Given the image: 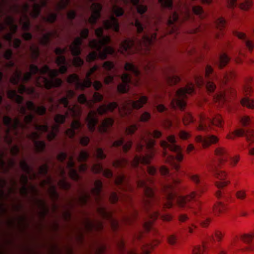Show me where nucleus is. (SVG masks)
I'll list each match as a JSON object with an SVG mask.
<instances>
[{
  "label": "nucleus",
  "mask_w": 254,
  "mask_h": 254,
  "mask_svg": "<svg viewBox=\"0 0 254 254\" xmlns=\"http://www.w3.org/2000/svg\"><path fill=\"white\" fill-rule=\"evenodd\" d=\"M161 135L162 132L157 129L146 130L141 133L135 141V150L140 154L134 155L130 160L121 157L112 162L115 168H131L135 176V185L141 190L143 193L142 204L144 214L139 228L134 233L132 239L134 243L140 242L139 247L127 249L125 240L121 238L118 243L121 254H149L153 247L160 243V241L154 239L144 242L142 239L145 233H148L152 235L157 233L152 223L158 218L166 221L172 220L171 215L162 214L161 211L165 208L172 207L175 203L180 208H194V213L202 226L207 227L210 222V218L206 216L207 212L200 209L198 198L205 190V183L197 174L189 175V178L195 185L196 191L183 196L177 194L174 190L175 186L179 184L180 180L176 178L167 167L162 166L159 172L166 178L165 182H159V184L165 198L161 200L155 194L154 180L148 175L154 176L157 174L156 168L150 165L149 163L155 152V141L153 138H158Z\"/></svg>",
  "instance_id": "f257e3e1"
},
{
  "label": "nucleus",
  "mask_w": 254,
  "mask_h": 254,
  "mask_svg": "<svg viewBox=\"0 0 254 254\" xmlns=\"http://www.w3.org/2000/svg\"><path fill=\"white\" fill-rule=\"evenodd\" d=\"M66 96H64L57 101H55L52 96H49L48 100L51 105L50 110L51 112H56L60 109L61 106H63L65 110V115L58 114L54 118L56 123L51 127L50 130L49 126L46 123L44 125H38L36 123H33L34 119V115L32 114L26 115V108L22 105L24 100L23 97L17 94L15 90L10 89L7 91V95L8 98L14 101L18 105V110L22 115L24 116V123L16 117L12 120L9 116H4L3 118L4 125L7 127L5 129L6 135L5 141L9 144L12 143V138L9 135L11 130H13L15 134L18 133V129L23 131L25 129H28L29 126L32 124L35 129L38 131H32L26 135V137L32 140L34 145V149L37 153H42L44 151L46 147V143L44 141L39 140L41 137V133H47V139L48 141H51L57 136L60 130V125L65 122V119L68 117L75 118L80 116L81 109L77 105H73L71 106L69 104L68 99H71L75 95L74 90L66 89Z\"/></svg>",
  "instance_id": "f03ea898"
},
{
  "label": "nucleus",
  "mask_w": 254,
  "mask_h": 254,
  "mask_svg": "<svg viewBox=\"0 0 254 254\" xmlns=\"http://www.w3.org/2000/svg\"><path fill=\"white\" fill-rule=\"evenodd\" d=\"M147 100L146 96L137 94L133 99H128L124 101L121 107L115 102L110 103L108 105L103 104L99 107L96 112L91 110L88 113L86 118L88 128L91 132H94L97 128L101 133H107L114 124V120L111 118H107L97 127L99 122L97 114L102 116L108 112H113L118 109L121 116H129L132 113V110L142 108Z\"/></svg>",
  "instance_id": "7ed1b4c3"
},
{
  "label": "nucleus",
  "mask_w": 254,
  "mask_h": 254,
  "mask_svg": "<svg viewBox=\"0 0 254 254\" xmlns=\"http://www.w3.org/2000/svg\"><path fill=\"white\" fill-rule=\"evenodd\" d=\"M80 190L76 197H72L68 200V205L70 208L75 205L83 207L89 204H95L97 213L102 218L106 220L110 223L111 228L116 231L120 227V223L113 216L112 212L108 211L107 208L102 202L103 196L102 191L103 183L101 180H97L94 182V188H91L90 192L83 188L80 184Z\"/></svg>",
  "instance_id": "20e7f679"
},
{
  "label": "nucleus",
  "mask_w": 254,
  "mask_h": 254,
  "mask_svg": "<svg viewBox=\"0 0 254 254\" xmlns=\"http://www.w3.org/2000/svg\"><path fill=\"white\" fill-rule=\"evenodd\" d=\"M29 72H27L23 75L21 71L16 69L10 79V83L17 85L20 81L27 82L31 80L32 75L38 74L36 76L34 82L39 87L50 89L53 87H60L63 84L61 79L56 78L58 75L57 69H51L47 65H44L39 68L37 65L32 64L29 66Z\"/></svg>",
  "instance_id": "39448f33"
},
{
  "label": "nucleus",
  "mask_w": 254,
  "mask_h": 254,
  "mask_svg": "<svg viewBox=\"0 0 254 254\" xmlns=\"http://www.w3.org/2000/svg\"><path fill=\"white\" fill-rule=\"evenodd\" d=\"M104 29H112L119 32L118 20L114 16L112 15L109 19L103 21V27H99L95 30V33L98 39H93L89 42V46L94 51L87 55L86 61L88 63H91L97 58L105 60L108 55H114L115 54V50L108 45L111 42V38L104 34Z\"/></svg>",
  "instance_id": "423d86ee"
},
{
  "label": "nucleus",
  "mask_w": 254,
  "mask_h": 254,
  "mask_svg": "<svg viewBox=\"0 0 254 254\" xmlns=\"http://www.w3.org/2000/svg\"><path fill=\"white\" fill-rule=\"evenodd\" d=\"M157 40L156 32L144 33L140 39H126L120 44V50L123 54H131L135 51L144 49L146 54L151 52L152 46Z\"/></svg>",
  "instance_id": "0eeeda50"
},
{
  "label": "nucleus",
  "mask_w": 254,
  "mask_h": 254,
  "mask_svg": "<svg viewBox=\"0 0 254 254\" xmlns=\"http://www.w3.org/2000/svg\"><path fill=\"white\" fill-rule=\"evenodd\" d=\"M160 145L163 149V157L165 162L169 164L176 172L180 170V165L177 162L183 159L181 147L176 144V139L174 135L167 137V140H161Z\"/></svg>",
  "instance_id": "6e6552de"
},
{
  "label": "nucleus",
  "mask_w": 254,
  "mask_h": 254,
  "mask_svg": "<svg viewBox=\"0 0 254 254\" xmlns=\"http://www.w3.org/2000/svg\"><path fill=\"white\" fill-rule=\"evenodd\" d=\"M235 76V73L230 71L224 73L222 77L219 78L214 72L213 68L210 65H207L205 70V78L203 75H196L194 76V81L197 87L205 86L208 92L213 93L216 89L214 81L225 84L230 79L234 78Z\"/></svg>",
  "instance_id": "1a4fd4ad"
},
{
  "label": "nucleus",
  "mask_w": 254,
  "mask_h": 254,
  "mask_svg": "<svg viewBox=\"0 0 254 254\" xmlns=\"http://www.w3.org/2000/svg\"><path fill=\"white\" fill-rule=\"evenodd\" d=\"M99 70V66L95 65L87 72L85 79L83 81L81 80L78 75L72 74L67 77V82L69 84L74 85L77 90H84L85 88L90 87L93 85L96 90H99L102 87V83L98 80L93 83L91 79V75Z\"/></svg>",
  "instance_id": "9d476101"
},
{
  "label": "nucleus",
  "mask_w": 254,
  "mask_h": 254,
  "mask_svg": "<svg viewBox=\"0 0 254 254\" xmlns=\"http://www.w3.org/2000/svg\"><path fill=\"white\" fill-rule=\"evenodd\" d=\"M125 70L129 71L135 77L132 79L131 76L127 73H124L122 75H119L122 82L119 84L117 87L118 91L120 93L127 92L129 89V84L137 85L139 84L141 72L140 70L133 64L130 63H126Z\"/></svg>",
  "instance_id": "9b49d317"
},
{
  "label": "nucleus",
  "mask_w": 254,
  "mask_h": 254,
  "mask_svg": "<svg viewBox=\"0 0 254 254\" xmlns=\"http://www.w3.org/2000/svg\"><path fill=\"white\" fill-rule=\"evenodd\" d=\"M82 226H75L74 229L76 235L77 239L81 243L84 241V233H90L94 231H101L104 229L103 223L97 219L91 220L85 217L82 221Z\"/></svg>",
  "instance_id": "f8f14e48"
},
{
  "label": "nucleus",
  "mask_w": 254,
  "mask_h": 254,
  "mask_svg": "<svg viewBox=\"0 0 254 254\" xmlns=\"http://www.w3.org/2000/svg\"><path fill=\"white\" fill-rule=\"evenodd\" d=\"M191 18V14L190 10L186 7L185 12L181 11V15L177 11H172L171 15L166 21L167 34H178L179 27L184 20Z\"/></svg>",
  "instance_id": "ddd939ff"
},
{
  "label": "nucleus",
  "mask_w": 254,
  "mask_h": 254,
  "mask_svg": "<svg viewBox=\"0 0 254 254\" xmlns=\"http://www.w3.org/2000/svg\"><path fill=\"white\" fill-rule=\"evenodd\" d=\"M89 29L84 28L80 32V37H77L72 43L69 46V48L72 55L74 56L73 64L77 67H80L84 64V61L79 56L81 52V46L82 44V39H86L89 36Z\"/></svg>",
  "instance_id": "4468645a"
},
{
  "label": "nucleus",
  "mask_w": 254,
  "mask_h": 254,
  "mask_svg": "<svg viewBox=\"0 0 254 254\" xmlns=\"http://www.w3.org/2000/svg\"><path fill=\"white\" fill-rule=\"evenodd\" d=\"M194 92V85L192 83H188L184 88H181L175 93V97L171 100V106L173 109L179 108L183 110L186 106V99L188 95Z\"/></svg>",
  "instance_id": "2eb2a0df"
},
{
  "label": "nucleus",
  "mask_w": 254,
  "mask_h": 254,
  "mask_svg": "<svg viewBox=\"0 0 254 254\" xmlns=\"http://www.w3.org/2000/svg\"><path fill=\"white\" fill-rule=\"evenodd\" d=\"M211 125H214L221 127L223 125V120L219 115H217L212 120L204 114L198 115V122L195 127L199 131H207Z\"/></svg>",
  "instance_id": "dca6fc26"
},
{
  "label": "nucleus",
  "mask_w": 254,
  "mask_h": 254,
  "mask_svg": "<svg viewBox=\"0 0 254 254\" xmlns=\"http://www.w3.org/2000/svg\"><path fill=\"white\" fill-rule=\"evenodd\" d=\"M49 167L48 164H44L38 168L39 175L45 177L46 180L43 181V184H47L49 186L48 193L51 199L54 201H57L59 198V194L57 190L56 186L53 184V179L51 176L48 175Z\"/></svg>",
  "instance_id": "f3484780"
},
{
  "label": "nucleus",
  "mask_w": 254,
  "mask_h": 254,
  "mask_svg": "<svg viewBox=\"0 0 254 254\" xmlns=\"http://www.w3.org/2000/svg\"><path fill=\"white\" fill-rule=\"evenodd\" d=\"M5 24L9 27L11 33L5 34L3 38L10 44L12 42L13 46L16 49H19L21 45V41L18 38H15L12 41L13 34H15L18 30V25L15 23V19L13 17L8 15L5 19Z\"/></svg>",
  "instance_id": "a211bd4d"
},
{
  "label": "nucleus",
  "mask_w": 254,
  "mask_h": 254,
  "mask_svg": "<svg viewBox=\"0 0 254 254\" xmlns=\"http://www.w3.org/2000/svg\"><path fill=\"white\" fill-rule=\"evenodd\" d=\"M20 167L21 170L26 174V175H22L20 176V182L22 185L21 192L23 194L27 195V188L26 185L28 182V175H30L31 179L34 180L37 178V175L25 160H22L20 162Z\"/></svg>",
  "instance_id": "6ab92c4d"
},
{
  "label": "nucleus",
  "mask_w": 254,
  "mask_h": 254,
  "mask_svg": "<svg viewBox=\"0 0 254 254\" xmlns=\"http://www.w3.org/2000/svg\"><path fill=\"white\" fill-rule=\"evenodd\" d=\"M53 165V171L57 174L61 179L58 182V185L60 189L64 190H68L71 188V185L66 181V172L64 166L62 165H56L55 162H51Z\"/></svg>",
  "instance_id": "aec40b11"
},
{
  "label": "nucleus",
  "mask_w": 254,
  "mask_h": 254,
  "mask_svg": "<svg viewBox=\"0 0 254 254\" xmlns=\"http://www.w3.org/2000/svg\"><path fill=\"white\" fill-rule=\"evenodd\" d=\"M67 49V48L62 49L58 47L55 50V54L58 56L56 59V63L59 67V69H57L58 70V74L59 73L64 74L67 72L68 63L66 61L65 57L63 55L65 53Z\"/></svg>",
  "instance_id": "412c9836"
},
{
  "label": "nucleus",
  "mask_w": 254,
  "mask_h": 254,
  "mask_svg": "<svg viewBox=\"0 0 254 254\" xmlns=\"http://www.w3.org/2000/svg\"><path fill=\"white\" fill-rule=\"evenodd\" d=\"M72 155L69 156L68 160L66 163V167L68 171V175L69 177L75 181H78L80 179V176L78 174L76 169L75 168V164L74 161V157L76 156L75 153V146H72Z\"/></svg>",
  "instance_id": "4be33fe9"
},
{
  "label": "nucleus",
  "mask_w": 254,
  "mask_h": 254,
  "mask_svg": "<svg viewBox=\"0 0 254 254\" xmlns=\"http://www.w3.org/2000/svg\"><path fill=\"white\" fill-rule=\"evenodd\" d=\"M126 4H131L136 9L137 12L139 13L142 19L147 24H149V16L144 14L147 11V7L146 5L140 3V0H123Z\"/></svg>",
  "instance_id": "5701e85b"
},
{
  "label": "nucleus",
  "mask_w": 254,
  "mask_h": 254,
  "mask_svg": "<svg viewBox=\"0 0 254 254\" xmlns=\"http://www.w3.org/2000/svg\"><path fill=\"white\" fill-rule=\"evenodd\" d=\"M90 9L92 11L91 16L88 19H84V21L94 26L101 16L102 5L99 3L94 2L91 4Z\"/></svg>",
  "instance_id": "b1692460"
},
{
  "label": "nucleus",
  "mask_w": 254,
  "mask_h": 254,
  "mask_svg": "<svg viewBox=\"0 0 254 254\" xmlns=\"http://www.w3.org/2000/svg\"><path fill=\"white\" fill-rule=\"evenodd\" d=\"M195 141L196 143L201 144L203 148H207L217 143L219 138L215 135L208 134L204 136L200 135H197L195 138Z\"/></svg>",
  "instance_id": "393cba45"
},
{
  "label": "nucleus",
  "mask_w": 254,
  "mask_h": 254,
  "mask_svg": "<svg viewBox=\"0 0 254 254\" xmlns=\"http://www.w3.org/2000/svg\"><path fill=\"white\" fill-rule=\"evenodd\" d=\"M132 144V142L131 140L125 143L124 137L122 133L119 134L118 139L115 141L112 140L110 142L111 147H120L122 151L124 153H127L130 149Z\"/></svg>",
  "instance_id": "a878e982"
},
{
  "label": "nucleus",
  "mask_w": 254,
  "mask_h": 254,
  "mask_svg": "<svg viewBox=\"0 0 254 254\" xmlns=\"http://www.w3.org/2000/svg\"><path fill=\"white\" fill-rule=\"evenodd\" d=\"M103 68L107 71H111V73H107L106 76L104 78V82L106 84H109L114 82V78L117 75L116 73V69L113 62L110 61L105 62L103 65Z\"/></svg>",
  "instance_id": "bb28decb"
},
{
  "label": "nucleus",
  "mask_w": 254,
  "mask_h": 254,
  "mask_svg": "<svg viewBox=\"0 0 254 254\" xmlns=\"http://www.w3.org/2000/svg\"><path fill=\"white\" fill-rule=\"evenodd\" d=\"M245 136L247 140L250 143L254 142V134L252 129H236L232 134H228V139H234L235 136Z\"/></svg>",
  "instance_id": "cd10ccee"
},
{
  "label": "nucleus",
  "mask_w": 254,
  "mask_h": 254,
  "mask_svg": "<svg viewBox=\"0 0 254 254\" xmlns=\"http://www.w3.org/2000/svg\"><path fill=\"white\" fill-rule=\"evenodd\" d=\"M82 125L78 120H74L71 124L70 128L66 129L64 134L66 136L71 139H74L76 133L81 131Z\"/></svg>",
  "instance_id": "c85d7f7f"
},
{
  "label": "nucleus",
  "mask_w": 254,
  "mask_h": 254,
  "mask_svg": "<svg viewBox=\"0 0 254 254\" xmlns=\"http://www.w3.org/2000/svg\"><path fill=\"white\" fill-rule=\"evenodd\" d=\"M165 79L169 85H174L181 80L180 77L175 73L174 69L171 66H168L164 71Z\"/></svg>",
  "instance_id": "c756f323"
},
{
  "label": "nucleus",
  "mask_w": 254,
  "mask_h": 254,
  "mask_svg": "<svg viewBox=\"0 0 254 254\" xmlns=\"http://www.w3.org/2000/svg\"><path fill=\"white\" fill-rule=\"evenodd\" d=\"M29 5L26 3L22 6V17L19 20L20 24L22 26L23 30L27 31L30 28V22L27 12L29 11Z\"/></svg>",
  "instance_id": "7c9ffc66"
},
{
  "label": "nucleus",
  "mask_w": 254,
  "mask_h": 254,
  "mask_svg": "<svg viewBox=\"0 0 254 254\" xmlns=\"http://www.w3.org/2000/svg\"><path fill=\"white\" fill-rule=\"evenodd\" d=\"M91 170L95 174L102 173L105 177L108 178H112L113 176L112 171L108 168H104L100 163H94L91 167Z\"/></svg>",
  "instance_id": "2f4dec72"
},
{
  "label": "nucleus",
  "mask_w": 254,
  "mask_h": 254,
  "mask_svg": "<svg viewBox=\"0 0 254 254\" xmlns=\"http://www.w3.org/2000/svg\"><path fill=\"white\" fill-rule=\"evenodd\" d=\"M212 169L214 170L216 177L222 181L221 182H217L216 183V185L217 188L218 189H221L227 186L230 182L228 181H224L226 176V173L224 172L219 170L217 168L216 165L212 167Z\"/></svg>",
  "instance_id": "473e14b6"
},
{
  "label": "nucleus",
  "mask_w": 254,
  "mask_h": 254,
  "mask_svg": "<svg viewBox=\"0 0 254 254\" xmlns=\"http://www.w3.org/2000/svg\"><path fill=\"white\" fill-rule=\"evenodd\" d=\"M47 4V0H41L40 3L35 2L30 13L31 17L34 19L37 18L40 15L42 8L46 7Z\"/></svg>",
  "instance_id": "72a5a7b5"
},
{
  "label": "nucleus",
  "mask_w": 254,
  "mask_h": 254,
  "mask_svg": "<svg viewBox=\"0 0 254 254\" xmlns=\"http://www.w3.org/2000/svg\"><path fill=\"white\" fill-rule=\"evenodd\" d=\"M26 108L30 111L34 112L39 115H44L46 112V108L44 106H36L34 103L28 101L26 103Z\"/></svg>",
  "instance_id": "f704fd0d"
},
{
  "label": "nucleus",
  "mask_w": 254,
  "mask_h": 254,
  "mask_svg": "<svg viewBox=\"0 0 254 254\" xmlns=\"http://www.w3.org/2000/svg\"><path fill=\"white\" fill-rule=\"evenodd\" d=\"M215 155L217 156L219 164L225 163L228 160V152L223 147L217 148L215 150Z\"/></svg>",
  "instance_id": "c9c22d12"
},
{
  "label": "nucleus",
  "mask_w": 254,
  "mask_h": 254,
  "mask_svg": "<svg viewBox=\"0 0 254 254\" xmlns=\"http://www.w3.org/2000/svg\"><path fill=\"white\" fill-rule=\"evenodd\" d=\"M138 216L137 211L133 208L131 213L128 215H126L123 216L122 221L126 225H130L137 220Z\"/></svg>",
  "instance_id": "e433bc0d"
},
{
  "label": "nucleus",
  "mask_w": 254,
  "mask_h": 254,
  "mask_svg": "<svg viewBox=\"0 0 254 254\" xmlns=\"http://www.w3.org/2000/svg\"><path fill=\"white\" fill-rule=\"evenodd\" d=\"M52 37H59V34L57 31L48 32L43 34L40 39L41 44L46 47L49 46Z\"/></svg>",
  "instance_id": "4c0bfd02"
},
{
  "label": "nucleus",
  "mask_w": 254,
  "mask_h": 254,
  "mask_svg": "<svg viewBox=\"0 0 254 254\" xmlns=\"http://www.w3.org/2000/svg\"><path fill=\"white\" fill-rule=\"evenodd\" d=\"M230 60V57L226 53H223L219 56L218 59L214 61V63L219 68H222L227 65Z\"/></svg>",
  "instance_id": "58836bf2"
},
{
  "label": "nucleus",
  "mask_w": 254,
  "mask_h": 254,
  "mask_svg": "<svg viewBox=\"0 0 254 254\" xmlns=\"http://www.w3.org/2000/svg\"><path fill=\"white\" fill-rule=\"evenodd\" d=\"M234 34L239 39L243 40L246 44V47L250 51H251L253 50L254 47V44L252 41L247 38L246 35L245 33L238 31H235Z\"/></svg>",
  "instance_id": "ea45409f"
},
{
  "label": "nucleus",
  "mask_w": 254,
  "mask_h": 254,
  "mask_svg": "<svg viewBox=\"0 0 254 254\" xmlns=\"http://www.w3.org/2000/svg\"><path fill=\"white\" fill-rule=\"evenodd\" d=\"M114 181L115 183L121 188L127 187L130 189L129 183L124 174L119 175L116 177Z\"/></svg>",
  "instance_id": "a19ab883"
},
{
  "label": "nucleus",
  "mask_w": 254,
  "mask_h": 254,
  "mask_svg": "<svg viewBox=\"0 0 254 254\" xmlns=\"http://www.w3.org/2000/svg\"><path fill=\"white\" fill-rule=\"evenodd\" d=\"M96 254H104L106 251V246L99 242H95L90 246Z\"/></svg>",
  "instance_id": "79ce46f5"
},
{
  "label": "nucleus",
  "mask_w": 254,
  "mask_h": 254,
  "mask_svg": "<svg viewBox=\"0 0 254 254\" xmlns=\"http://www.w3.org/2000/svg\"><path fill=\"white\" fill-rule=\"evenodd\" d=\"M214 240L213 236H209L206 242H204L202 246H198L195 247L192 250L193 254H202L204 250L206 248L207 243L208 242H211Z\"/></svg>",
  "instance_id": "37998d69"
},
{
  "label": "nucleus",
  "mask_w": 254,
  "mask_h": 254,
  "mask_svg": "<svg viewBox=\"0 0 254 254\" xmlns=\"http://www.w3.org/2000/svg\"><path fill=\"white\" fill-rule=\"evenodd\" d=\"M18 92L20 94L26 93L28 95H32L35 93V90L33 87H27L23 84H20L18 88Z\"/></svg>",
  "instance_id": "c03bdc74"
},
{
  "label": "nucleus",
  "mask_w": 254,
  "mask_h": 254,
  "mask_svg": "<svg viewBox=\"0 0 254 254\" xmlns=\"http://www.w3.org/2000/svg\"><path fill=\"white\" fill-rule=\"evenodd\" d=\"M29 51L31 58L34 61L36 60L38 58L40 54L38 47L35 45H32L29 47Z\"/></svg>",
  "instance_id": "a18cd8bd"
},
{
  "label": "nucleus",
  "mask_w": 254,
  "mask_h": 254,
  "mask_svg": "<svg viewBox=\"0 0 254 254\" xmlns=\"http://www.w3.org/2000/svg\"><path fill=\"white\" fill-rule=\"evenodd\" d=\"M78 101L79 103L85 105L87 107H88L89 108H92L93 107V101H89L87 100L86 96L83 94H80L78 97Z\"/></svg>",
  "instance_id": "49530a36"
},
{
  "label": "nucleus",
  "mask_w": 254,
  "mask_h": 254,
  "mask_svg": "<svg viewBox=\"0 0 254 254\" xmlns=\"http://www.w3.org/2000/svg\"><path fill=\"white\" fill-rule=\"evenodd\" d=\"M132 26H134L136 29V32L138 34L142 33L144 31V27L141 22L137 18L134 17L133 21L130 22Z\"/></svg>",
  "instance_id": "de8ad7c7"
},
{
  "label": "nucleus",
  "mask_w": 254,
  "mask_h": 254,
  "mask_svg": "<svg viewBox=\"0 0 254 254\" xmlns=\"http://www.w3.org/2000/svg\"><path fill=\"white\" fill-rule=\"evenodd\" d=\"M226 21L222 17L217 18L215 21V25L218 30H222L226 26Z\"/></svg>",
  "instance_id": "09e8293b"
},
{
  "label": "nucleus",
  "mask_w": 254,
  "mask_h": 254,
  "mask_svg": "<svg viewBox=\"0 0 254 254\" xmlns=\"http://www.w3.org/2000/svg\"><path fill=\"white\" fill-rule=\"evenodd\" d=\"M192 12L195 15L199 16L200 18H204L205 16V14L204 12L203 8L199 5H195L192 7Z\"/></svg>",
  "instance_id": "8fccbe9b"
},
{
  "label": "nucleus",
  "mask_w": 254,
  "mask_h": 254,
  "mask_svg": "<svg viewBox=\"0 0 254 254\" xmlns=\"http://www.w3.org/2000/svg\"><path fill=\"white\" fill-rule=\"evenodd\" d=\"M183 121L184 124L185 126H187L191 123H194L195 120L194 119L193 117L190 113L189 112H186L184 115Z\"/></svg>",
  "instance_id": "3c124183"
},
{
  "label": "nucleus",
  "mask_w": 254,
  "mask_h": 254,
  "mask_svg": "<svg viewBox=\"0 0 254 254\" xmlns=\"http://www.w3.org/2000/svg\"><path fill=\"white\" fill-rule=\"evenodd\" d=\"M241 104L243 106H246L250 109L254 108V100L251 99L248 97H245L241 100Z\"/></svg>",
  "instance_id": "603ef678"
},
{
  "label": "nucleus",
  "mask_w": 254,
  "mask_h": 254,
  "mask_svg": "<svg viewBox=\"0 0 254 254\" xmlns=\"http://www.w3.org/2000/svg\"><path fill=\"white\" fill-rule=\"evenodd\" d=\"M58 17V13L56 12L49 13L46 17H43V19L47 22L50 23H54Z\"/></svg>",
  "instance_id": "864d4df0"
},
{
  "label": "nucleus",
  "mask_w": 254,
  "mask_h": 254,
  "mask_svg": "<svg viewBox=\"0 0 254 254\" xmlns=\"http://www.w3.org/2000/svg\"><path fill=\"white\" fill-rule=\"evenodd\" d=\"M70 0H61L56 5L58 11L65 9L69 4Z\"/></svg>",
  "instance_id": "5fc2aeb1"
},
{
  "label": "nucleus",
  "mask_w": 254,
  "mask_h": 254,
  "mask_svg": "<svg viewBox=\"0 0 254 254\" xmlns=\"http://www.w3.org/2000/svg\"><path fill=\"white\" fill-rule=\"evenodd\" d=\"M254 238V232L251 234H244L240 236L241 239L246 244H250Z\"/></svg>",
  "instance_id": "6e6d98bb"
},
{
  "label": "nucleus",
  "mask_w": 254,
  "mask_h": 254,
  "mask_svg": "<svg viewBox=\"0 0 254 254\" xmlns=\"http://www.w3.org/2000/svg\"><path fill=\"white\" fill-rule=\"evenodd\" d=\"M90 154L86 151H81L77 157L79 162H85L89 158Z\"/></svg>",
  "instance_id": "4d7b16f0"
},
{
  "label": "nucleus",
  "mask_w": 254,
  "mask_h": 254,
  "mask_svg": "<svg viewBox=\"0 0 254 254\" xmlns=\"http://www.w3.org/2000/svg\"><path fill=\"white\" fill-rule=\"evenodd\" d=\"M137 126L136 124H132L126 127L124 129L125 133L126 135H131L136 130Z\"/></svg>",
  "instance_id": "13d9d810"
},
{
  "label": "nucleus",
  "mask_w": 254,
  "mask_h": 254,
  "mask_svg": "<svg viewBox=\"0 0 254 254\" xmlns=\"http://www.w3.org/2000/svg\"><path fill=\"white\" fill-rule=\"evenodd\" d=\"M112 11L113 13L118 17L121 16L124 14V10L121 7L117 5H114L112 8Z\"/></svg>",
  "instance_id": "bf43d9fd"
},
{
  "label": "nucleus",
  "mask_w": 254,
  "mask_h": 254,
  "mask_svg": "<svg viewBox=\"0 0 254 254\" xmlns=\"http://www.w3.org/2000/svg\"><path fill=\"white\" fill-rule=\"evenodd\" d=\"M158 2L161 4L162 7L167 8L170 10L173 8V1L172 0H158Z\"/></svg>",
  "instance_id": "052dcab7"
},
{
  "label": "nucleus",
  "mask_w": 254,
  "mask_h": 254,
  "mask_svg": "<svg viewBox=\"0 0 254 254\" xmlns=\"http://www.w3.org/2000/svg\"><path fill=\"white\" fill-rule=\"evenodd\" d=\"M94 157L99 159L102 160L106 157V155L101 148H97L94 154Z\"/></svg>",
  "instance_id": "680f3d73"
},
{
  "label": "nucleus",
  "mask_w": 254,
  "mask_h": 254,
  "mask_svg": "<svg viewBox=\"0 0 254 254\" xmlns=\"http://www.w3.org/2000/svg\"><path fill=\"white\" fill-rule=\"evenodd\" d=\"M77 15L76 11L74 10H71L67 13V18L69 20V24L71 26L73 25V20Z\"/></svg>",
  "instance_id": "e2e57ef3"
},
{
  "label": "nucleus",
  "mask_w": 254,
  "mask_h": 254,
  "mask_svg": "<svg viewBox=\"0 0 254 254\" xmlns=\"http://www.w3.org/2000/svg\"><path fill=\"white\" fill-rule=\"evenodd\" d=\"M252 4V0H244L240 4V7L243 10H247L250 8Z\"/></svg>",
  "instance_id": "0e129e2a"
},
{
  "label": "nucleus",
  "mask_w": 254,
  "mask_h": 254,
  "mask_svg": "<svg viewBox=\"0 0 254 254\" xmlns=\"http://www.w3.org/2000/svg\"><path fill=\"white\" fill-rule=\"evenodd\" d=\"M63 219L65 221H69L71 219L72 215L70 210L69 209L65 208L62 213Z\"/></svg>",
  "instance_id": "69168bd1"
},
{
  "label": "nucleus",
  "mask_w": 254,
  "mask_h": 254,
  "mask_svg": "<svg viewBox=\"0 0 254 254\" xmlns=\"http://www.w3.org/2000/svg\"><path fill=\"white\" fill-rule=\"evenodd\" d=\"M249 246L246 247L244 248H238L234 249L233 251V252H246V251H254V244H249Z\"/></svg>",
  "instance_id": "338daca9"
},
{
  "label": "nucleus",
  "mask_w": 254,
  "mask_h": 254,
  "mask_svg": "<svg viewBox=\"0 0 254 254\" xmlns=\"http://www.w3.org/2000/svg\"><path fill=\"white\" fill-rule=\"evenodd\" d=\"M226 209V205L221 202H218L215 206L214 210L221 213Z\"/></svg>",
  "instance_id": "774afa93"
}]
</instances>
